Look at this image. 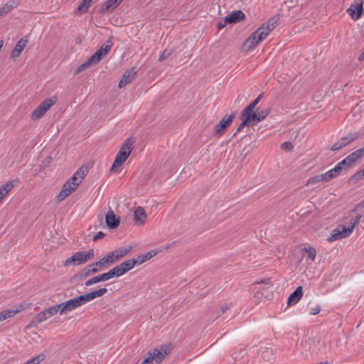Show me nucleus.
Masks as SVG:
<instances>
[{"instance_id":"20","label":"nucleus","mask_w":364,"mask_h":364,"mask_svg":"<svg viewBox=\"0 0 364 364\" xmlns=\"http://www.w3.org/2000/svg\"><path fill=\"white\" fill-rule=\"evenodd\" d=\"M18 181V179L14 180L12 181H8L0 187V201L14 187Z\"/></svg>"},{"instance_id":"1","label":"nucleus","mask_w":364,"mask_h":364,"mask_svg":"<svg viewBox=\"0 0 364 364\" xmlns=\"http://www.w3.org/2000/svg\"><path fill=\"white\" fill-rule=\"evenodd\" d=\"M358 219L359 218L350 220L348 223V225L343 224L338 225L337 227L331 231V235L327 238V242H333L349 237L353 232Z\"/></svg>"},{"instance_id":"11","label":"nucleus","mask_w":364,"mask_h":364,"mask_svg":"<svg viewBox=\"0 0 364 364\" xmlns=\"http://www.w3.org/2000/svg\"><path fill=\"white\" fill-rule=\"evenodd\" d=\"M260 41H259V39L257 38V35L255 34V33H253L243 43L242 49L245 52H248L250 50L253 49L255 47H256Z\"/></svg>"},{"instance_id":"34","label":"nucleus","mask_w":364,"mask_h":364,"mask_svg":"<svg viewBox=\"0 0 364 364\" xmlns=\"http://www.w3.org/2000/svg\"><path fill=\"white\" fill-rule=\"evenodd\" d=\"M134 261H133V259L125 260L123 262H122L120 264L121 267L123 269L124 272L127 273L132 269H133L135 266Z\"/></svg>"},{"instance_id":"46","label":"nucleus","mask_w":364,"mask_h":364,"mask_svg":"<svg viewBox=\"0 0 364 364\" xmlns=\"http://www.w3.org/2000/svg\"><path fill=\"white\" fill-rule=\"evenodd\" d=\"M242 122L237 127L236 132L233 134L232 137H234L237 134V132H241L245 127L249 125L250 122H251L250 121H249L246 119H244V118H242Z\"/></svg>"},{"instance_id":"37","label":"nucleus","mask_w":364,"mask_h":364,"mask_svg":"<svg viewBox=\"0 0 364 364\" xmlns=\"http://www.w3.org/2000/svg\"><path fill=\"white\" fill-rule=\"evenodd\" d=\"M92 0H82L80 4L77 6V11L80 12H86L90 7Z\"/></svg>"},{"instance_id":"15","label":"nucleus","mask_w":364,"mask_h":364,"mask_svg":"<svg viewBox=\"0 0 364 364\" xmlns=\"http://www.w3.org/2000/svg\"><path fill=\"white\" fill-rule=\"evenodd\" d=\"M364 156V146L349 154L346 158L348 164L352 166L355 162Z\"/></svg>"},{"instance_id":"18","label":"nucleus","mask_w":364,"mask_h":364,"mask_svg":"<svg viewBox=\"0 0 364 364\" xmlns=\"http://www.w3.org/2000/svg\"><path fill=\"white\" fill-rule=\"evenodd\" d=\"M157 254V251L151 250L149 252H146L144 255H139L136 258H133V261H134L135 265H139L145 262L146 261L150 259L153 257H154Z\"/></svg>"},{"instance_id":"60","label":"nucleus","mask_w":364,"mask_h":364,"mask_svg":"<svg viewBox=\"0 0 364 364\" xmlns=\"http://www.w3.org/2000/svg\"><path fill=\"white\" fill-rule=\"evenodd\" d=\"M88 266H91L90 269L92 274L97 273L100 270V268H98L97 265H95V263L90 264Z\"/></svg>"},{"instance_id":"19","label":"nucleus","mask_w":364,"mask_h":364,"mask_svg":"<svg viewBox=\"0 0 364 364\" xmlns=\"http://www.w3.org/2000/svg\"><path fill=\"white\" fill-rule=\"evenodd\" d=\"M296 6L292 0L285 1L282 5V11H287V15L289 17L294 18L296 14Z\"/></svg>"},{"instance_id":"55","label":"nucleus","mask_w":364,"mask_h":364,"mask_svg":"<svg viewBox=\"0 0 364 364\" xmlns=\"http://www.w3.org/2000/svg\"><path fill=\"white\" fill-rule=\"evenodd\" d=\"M12 9L11 5L6 4L0 9V16H3L10 11Z\"/></svg>"},{"instance_id":"28","label":"nucleus","mask_w":364,"mask_h":364,"mask_svg":"<svg viewBox=\"0 0 364 364\" xmlns=\"http://www.w3.org/2000/svg\"><path fill=\"white\" fill-rule=\"evenodd\" d=\"M358 138V134L356 133L354 134H349L341 139H340L338 141L341 144V146L343 147L348 144H350L351 141H354Z\"/></svg>"},{"instance_id":"56","label":"nucleus","mask_w":364,"mask_h":364,"mask_svg":"<svg viewBox=\"0 0 364 364\" xmlns=\"http://www.w3.org/2000/svg\"><path fill=\"white\" fill-rule=\"evenodd\" d=\"M97 283H99V281H98V278L97 276L88 279L87 281L85 282V285L87 286V287H89V286H91L94 284H97Z\"/></svg>"},{"instance_id":"9","label":"nucleus","mask_w":364,"mask_h":364,"mask_svg":"<svg viewBox=\"0 0 364 364\" xmlns=\"http://www.w3.org/2000/svg\"><path fill=\"white\" fill-rule=\"evenodd\" d=\"M136 74V72L134 70V68L127 70L119 80L118 87L119 88H122L125 87L128 83H130L134 80Z\"/></svg>"},{"instance_id":"57","label":"nucleus","mask_w":364,"mask_h":364,"mask_svg":"<svg viewBox=\"0 0 364 364\" xmlns=\"http://www.w3.org/2000/svg\"><path fill=\"white\" fill-rule=\"evenodd\" d=\"M320 176H321L320 178H321L322 182H328V181H330L331 180H332V178L330 176V175L328 173V171H326V173L320 174Z\"/></svg>"},{"instance_id":"48","label":"nucleus","mask_w":364,"mask_h":364,"mask_svg":"<svg viewBox=\"0 0 364 364\" xmlns=\"http://www.w3.org/2000/svg\"><path fill=\"white\" fill-rule=\"evenodd\" d=\"M18 312V310H5L1 312V314L3 315L2 316L4 318V320L11 318L14 316L16 313Z\"/></svg>"},{"instance_id":"51","label":"nucleus","mask_w":364,"mask_h":364,"mask_svg":"<svg viewBox=\"0 0 364 364\" xmlns=\"http://www.w3.org/2000/svg\"><path fill=\"white\" fill-rule=\"evenodd\" d=\"M43 311H44L47 318H49L52 316L57 314L55 307H54L53 306L49 307L48 309L43 310Z\"/></svg>"},{"instance_id":"21","label":"nucleus","mask_w":364,"mask_h":364,"mask_svg":"<svg viewBox=\"0 0 364 364\" xmlns=\"http://www.w3.org/2000/svg\"><path fill=\"white\" fill-rule=\"evenodd\" d=\"M254 109L252 105H247L241 112V118L246 119L250 122H254L256 112H254Z\"/></svg>"},{"instance_id":"17","label":"nucleus","mask_w":364,"mask_h":364,"mask_svg":"<svg viewBox=\"0 0 364 364\" xmlns=\"http://www.w3.org/2000/svg\"><path fill=\"white\" fill-rule=\"evenodd\" d=\"M300 251L302 257L305 258L306 260H309L310 262L314 261L316 255V251L314 247L310 246L305 247L301 248Z\"/></svg>"},{"instance_id":"4","label":"nucleus","mask_w":364,"mask_h":364,"mask_svg":"<svg viewBox=\"0 0 364 364\" xmlns=\"http://www.w3.org/2000/svg\"><path fill=\"white\" fill-rule=\"evenodd\" d=\"M235 117V113H231L230 115H225L220 122L215 127L213 133L215 136H220L230 126Z\"/></svg>"},{"instance_id":"23","label":"nucleus","mask_w":364,"mask_h":364,"mask_svg":"<svg viewBox=\"0 0 364 364\" xmlns=\"http://www.w3.org/2000/svg\"><path fill=\"white\" fill-rule=\"evenodd\" d=\"M46 112L47 111H46L45 108L39 105L31 113V118L32 120L40 119Z\"/></svg>"},{"instance_id":"33","label":"nucleus","mask_w":364,"mask_h":364,"mask_svg":"<svg viewBox=\"0 0 364 364\" xmlns=\"http://www.w3.org/2000/svg\"><path fill=\"white\" fill-rule=\"evenodd\" d=\"M350 167L346 159L338 162L334 167L333 171H336V173L339 175L342 169Z\"/></svg>"},{"instance_id":"10","label":"nucleus","mask_w":364,"mask_h":364,"mask_svg":"<svg viewBox=\"0 0 364 364\" xmlns=\"http://www.w3.org/2000/svg\"><path fill=\"white\" fill-rule=\"evenodd\" d=\"M85 263L83 258L82 252H77L71 257H68L64 262V266L68 267L70 265H80L81 264Z\"/></svg>"},{"instance_id":"25","label":"nucleus","mask_w":364,"mask_h":364,"mask_svg":"<svg viewBox=\"0 0 364 364\" xmlns=\"http://www.w3.org/2000/svg\"><path fill=\"white\" fill-rule=\"evenodd\" d=\"M75 190V186H73L72 188H65V186H63L59 194L57 196V200L59 202L63 200Z\"/></svg>"},{"instance_id":"58","label":"nucleus","mask_w":364,"mask_h":364,"mask_svg":"<svg viewBox=\"0 0 364 364\" xmlns=\"http://www.w3.org/2000/svg\"><path fill=\"white\" fill-rule=\"evenodd\" d=\"M263 97V93L260 94L257 96L251 103L249 104V105H252L253 108L256 107V105L259 103V102L261 100V99Z\"/></svg>"},{"instance_id":"64","label":"nucleus","mask_w":364,"mask_h":364,"mask_svg":"<svg viewBox=\"0 0 364 364\" xmlns=\"http://www.w3.org/2000/svg\"><path fill=\"white\" fill-rule=\"evenodd\" d=\"M228 23H225V18H224V21H219L217 23V28L218 30L223 29L226 25H228Z\"/></svg>"},{"instance_id":"45","label":"nucleus","mask_w":364,"mask_h":364,"mask_svg":"<svg viewBox=\"0 0 364 364\" xmlns=\"http://www.w3.org/2000/svg\"><path fill=\"white\" fill-rule=\"evenodd\" d=\"M53 306L55 307L56 312L57 313L59 312L60 314H64L68 312V309H66V307L65 306V301L62 302L59 304L55 305Z\"/></svg>"},{"instance_id":"3","label":"nucleus","mask_w":364,"mask_h":364,"mask_svg":"<svg viewBox=\"0 0 364 364\" xmlns=\"http://www.w3.org/2000/svg\"><path fill=\"white\" fill-rule=\"evenodd\" d=\"M169 353L170 348L162 345L159 348H155L149 350L140 364H151L154 360L157 363H160Z\"/></svg>"},{"instance_id":"6","label":"nucleus","mask_w":364,"mask_h":364,"mask_svg":"<svg viewBox=\"0 0 364 364\" xmlns=\"http://www.w3.org/2000/svg\"><path fill=\"white\" fill-rule=\"evenodd\" d=\"M363 1L355 2L352 4L347 9V13L353 21H357L360 18L362 13L363 12Z\"/></svg>"},{"instance_id":"7","label":"nucleus","mask_w":364,"mask_h":364,"mask_svg":"<svg viewBox=\"0 0 364 364\" xmlns=\"http://www.w3.org/2000/svg\"><path fill=\"white\" fill-rule=\"evenodd\" d=\"M105 223L108 228L116 229L120 223V218L117 217L113 210H109L105 215Z\"/></svg>"},{"instance_id":"31","label":"nucleus","mask_w":364,"mask_h":364,"mask_svg":"<svg viewBox=\"0 0 364 364\" xmlns=\"http://www.w3.org/2000/svg\"><path fill=\"white\" fill-rule=\"evenodd\" d=\"M112 255H106L105 257H102L97 262H94L95 265H97L100 269L103 267H105L107 264L113 263L112 258L111 257Z\"/></svg>"},{"instance_id":"50","label":"nucleus","mask_w":364,"mask_h":364,"mask_svg":"<svg viewBox=\"0 0 364 364\" xmlns=\"http://www.w3.org/2000/svg\"><path fill=\"white\" fill-rule=\"evenodd\" d=\"M364 178V168L357 171L351 178L355 181H358Z\"/></svg>"},{"instance_id":"39","label":"nucleus","mask_w":364,"mask_h":364,"mask_svg":"<svg viewBox=\"0 0 364 364\" xmlns=\"http://www.w3.org/2000/svg\"><path fill=\"white\" fill-rule=\"evenodd\" d=\"M112 37H109V39L107 40L106 43L101 46L100 48V50H102L104 51L105 54L107 55L109 51L110 50L111 48L113 46V43L112 41Z\"/></svg>"},{"instance_id":"53","label":"nucleus","mask_w":364,"mask_h":364,"mask_svg":"<svg viewBox=\"0 0 364 364\" xmlns=\"http://www.w3.org/2000/svg\"><path fill=\"white\" fill-rule=\"evenodd\" d=\"M68 181L73 185V186H75V189L81 183V180H78L77 177L75 174H73Z\"/></svg>"},{"instance_id":"14","label":"nucleus","mask_w":364,"mask_h":364,"mask_svg":"<svg viewBox=\"0 0 364 364\" xmlns=\"http://www.w3.org/2000/svg\"><path fill=\"white\" fill-rule=\"evenodd\" d=\"M132 249V246L123 247L115 251L110 252L107 255H112L113 262L119 260L124 256L127 255Z\"/></svg>"},{"instance_id":"38","label":"nucleus","mask_w":364,"mask_h":364,"mask_svg":"<svg viewBox=\"0 0 364 364\" xmlns=\"http://www.w3.org/2000/svg\"><path fill=\"white\" fill-rule=\"evenodd\" d=\"M92 65H95V64L92 63V61L90 60V58H89L86 62L81 64L76 68V70L75 71V74H77L80 72H82L83 70H85V69H87V68L90 67Z\"/></svg>"},{"instance_id":"2","label":"nucleus","mask_w":364,"mask_h":364,"mask_svg":"<svg viewBox=\"0 0 364 364\" xmlns=\"http://www.w3.org/2000/svg\"><path fill=\"white\" fill-rule=\"evenodd\" d=\"M133 149L132 142L130 141V139L128 138L121 146L119 152L116 155L114 161L111 166L110 171L116 172L117 168L122 166L126 160L129 156L132 150Z\"/></svg>"},{"instance_id":"13","label":"nucleus","mask_w":364,"mask_h":364,"mask_svg":"<svg viewBox=\"0 0 364 364\" xmlns=\"http://www.w3.org/2000/svg\"><path fill=\"white\" fill-rule=\"evenodd\" d=\"M123 0H107L100 7V13L106 14L113 11Z\"/></svg>"},{"instance_id":"5","label":"nucleus","mask_w":364,"mask_h":364,"mask_svg":"<svg viewBox=\"0 0 364 364\" xmlns=\"http://www.w3.org/2000/svg\"><path fill=\"white\" fill-rule=\"evenodd\" d=\"M107 292V289L106 288H101L89 293H86L82 295L77 296L79 301L80 302L81 306L89 302L97 297L102 296L105 294Z\"/></svg>"},{"instance_id":"41","label":"nucleus","mask_w":364,"mask_h":364,"mask_svg":"<svg viewBox=\"0 0 364 364\" xmlns=\"http://www.w3.org/2000/svg\"><path fill=\"white\" fill-rule=\"evenodd\" d=\"M88 173V168L84 166L80 167L74 174L82 181Z\"/></svg>"},{"instance_id":"8","label":"nucleus","mask_w":364,"mask_h":364,"mask_svg":"<svg viewBox=\"0 0 364 364\" xmlns=\"http://www.w3.org/2000/svg\"><path fill=\"white\" fill-rule=\"evenodd\" d=\"M245 19V15L241 10L232 11L225 16V23L228 24H235Z\"/></svg>"},{"instance_id":"30","label":"nucleus","mask_w":364,"mask_h":364,"mask_svg":"<svg viewBox=\"0 0 364 364\" xmlns=\"http://www.w3.org/2000/svg\"><path fill=\"white\" fill-rule=\"evenodd\" d=\"M57 102V97L53 96L51 98H48L44 100L40 105L45 108L46 111L50 109L51 106L55 105Z\"/></svg>"},{"instance_id":"47","label":"nucleus","mask_w":364,"mask_h":364,"mask_svg":"<svg viewBox=\"0 0 364 364\" xmlns=\"http://www.w3.org/2000/svg\"><path fill=\"white\" fill-rule=\"evenodd\" d=\"M320 177H321V176L319 174V175H316L315 176H313V177L310 178L307 181L306 185L311 186V185H314L316 183L322 182L321 178Z\"/></svg>"},{"instance_id":"63","label":"nucleus","mask_w":364,"mask_h":364,"mask_svg":"<svg viewBox=\"0 0 364 364\" xmlns=\"http://www.w3.org/2000/svg\"><path fill=\"white\" fill-rule=\"evenodd\" d=\"M343 146H341V144L340 143L339 141H338L337 142H336L335 144H333L331 148V149L332 151H337V150H339L342 148Z\"/></svg>"},{"instance_id":"59","label":"nucleus","mask_w":364,"mask_h":364,"mask_svg":"<svg viewBox=\"0 0 364 364\" xmlns=\"http://www.w3.org/2000/svg\"><path fill=\"white\" fill-rule=\"evenodd\" d=\"M321 311V307L319 305H316L314 307H311L310 309V314L311 315H316L318 314Z\"/></svg>"},{"instance_id":"42","label":"nucleus","mask_w":364,"mask_h":364,"mask_svg":"<svg viewBox=\"0 0 364 364\" xmlns=\"http://www.w3.org/2000/svg\"><path fill=\"white\" fill-rule=\"evenodd\" d=\"M173 53V49H165L162 52V53L160 55V56L159 58V60L160 62L165 60L166 58H168L169 56H171Z\"/></svg>"},{"instance_id":"35","label":"nucleus","mask_w":364,"mask_h":364,"mask_svg":"<svg viewBox=\"0 0 364 364\" xmlns=\"http://www.w3.org/2000/svg\"><path fill=\"white\" fill-rule=\"evenodd\" d=\"M112 278L119 277L125 274L120 264L115 266L114 268L109 270Z\"/></svg>"},{"instance_id":"40","label":"nucleus","mask_w":364,"mask_h":364,"mask_svg":"<svg viewBox=\"0 0 364 364\" xmlns=\"http://www.w3.org/2000/svg\"><path fill=\"white\" fill-rule=\"evenodd\" d=\"M45 358L44 354H40L33 358L32 359L28 360L23 364H38Z\"/></svg>"},{"instance_id":"62","label":"nucleus","mask_w":364,"mask_h":364,"mask_svg":"<svg viewBox=\"0 0 364 364\" xmlns=\"http://www.w3.org/2000/svg\"><path fill=\"white\" fill-rule=\"evenodd\" d=\"M255 284H267V285L269 284L270 286H272L270 279H261L259 281H256Z\"/></svg>"},{"instance_id":"22","label":"nucleus","mask_w":364,"mask_h":364,"mask_svg":"<svg viewBox=\"0 0 364 364\" xmlns=\"http://www.w3.org/2000/svg\"><path fill=\"white\" fill-rule=\"evenodd\" d=\"M65 306L66 309H68V312H69V311H71L75 309L76 308L80 306L81 304H80L78 297L76 296L73 299H69V300L65 301Z\"/></svg>"},{"instance_id":"29","label":"nucleus","mask_w":364,"mask_h":364,"mask_svg":"<svg viewBox=\"0 0 364 364\" xmlns=\"http://www.w3.org/2000/svg\"><path fill=\"white\" fill-rule=\"evenodd\" d=\"M107 55L105 54L102 50L99 48L90 58L92 61V63L95 65L98 63L102 58H104Z\"/></svg>"},{"instance_id":"16","label":"nucleus","mask_w":364,"mask_h":364,"mask_svg":"<svg viewBox=\"0 0 364 364\" xmlns=\"http://www.w3.org/2000/svg\"><path fill=\"white\" fill-rule=\"evenodd\" d=\"M146 214L145 213L144 209L141 207L138 206L134 212V220L135 222V224L136 225H142L144 223L146 219Z\"/></svg>"},{"instance_id":"49","label":"nucleus","mask_w":364,"mask_h":364,"mask_svg":"<svg viewBox=\"0 0 364 364\" xmlns=\"http://www.w3.org/2000/svg\"><path fill=\"white\" fill-rule=\"evenodd\" d=\"M97 277L98 278L99 282H105V281H107V280L112 279L111 274H110L109 271H108L107 272L99 274Z\"/></svg>"},{"instance_id":"54","label":"nucleus","mask_w":364,"mask_h":364,"mask_svg":"<svg viewBox=\"0 0 364 364\" xmlns=\"http://www.w3.org/2000/svg\"><path fill=\"white\" fill-rule=\"evenodd\" d=\"M296 304V290H294L289 296L287 300V306Z\"/></svg>"},{"instance_id":"44","label":"nucleus","mask_w":364,"mask_h":364,"mask_svg":"<svg viewBox=\"0 0 364 364\" xmlns=\"http://www.w3.org/2000/svg\"><path fill=\"white\" fill-rule=\"evenodd\" d=\"M85 262L89 259H93L95 257V252L93 249H90L87 252H82Z\"/></svg>"},{"instance_id":"61","label":"nucleus","mask_w":364,"mask_h":364,"mask_svg":"<svg viewBox=\"0 0 364 364\" xmlns=\"http://www.w3.org/2000/svg\"><path fill=\"white\" fill-rule=\"evenodd\" d=\"M105 236V234L103 232H98L94 237L92 240L96 242L98 240L102 239Z\"/></svg>"},{"instance_id":"12","label":"nucleus","mask_w":364,"mask_h":364,"mask_svg":"<svg viewBox=\"0 0 364 364\" xmlns=\"http://www.w3.org/2000/svg\"><path fill=\"white\" fill-rule=\"evenodd\" d=\"M28 40L25 38H21L17 43L16 44L14 48L12 50L10 57L12 59H15L18 58L23 48L27 46L28 44Z\"/></svg>"},{"instance_id":"32","label":"nucleus","mask_w":364,"mask_h":364,"mask_svg":"<svg viewBox=\"0 0 364 364\" xmlns=\"http://www.w3.org/2000/svg\"><path fill=\"white\" fill-rule=\"evenodd\" d=\"M269 113V110L268 109H262L259 112H257L254 118V122H259L262 121L266 118V117H267Z\"/></svg>"},{"instance_id":"43","label":"nucleus","mask_w":364,"mask_h":364,"mask_svg":"<svg viewBox=\"0 0 364 364\" xmlns=\"http://www.w3.org/2000/svg\"><path fill=\"white\" fill-rule=\"evenodd\" d=\"M267 289L268 288H262V290L257 291L255 294V297H256L257 299H260L262 296H264L266 299H269V297L270 296V294L267 293Z\"/></svg>"},{"instance_id":"24","label":"nucleus","mask_w":364,"mask_h":364,"mask_svg":"<svg viewBox=\"0 0 364 364\" xmlns=\"http://www.w3.org/2000/svg\"><path fill=\"white\" fill-rule=\"evenodd\" d=\"M270 32L267 30L264 24H262L254 33L257 35L259 41H262Z\"/></svg>"},{"instance_id":"36","label":"nucleus","mask_w":364,"mask_h":364,"mask_svg":"<svg viewBox=\"0 0 364 364\" xmlns=\"http://www.w3.org/2000/svg\"><path fill=\"white\" fill-rule=\"evenodd\" d=\"M278 19L277 16H273L267 22L264 23V24L267 30L272 31L277 26Z\"/></svg>"},{"instance_id":"26","label":"nucleus","mask_w":364,"mask_h":364,"mask_svg":"<svg viewBox=\"0 0 364 364\" xmlns=\"http://www.w3.org/2000/svg\"><path fill=\"white\" fill-rule=\"evenodd\" d=\"M90 267H91V266L87 265L85 267H84L82 270L79 271L74 276V279H78L80 280H82L90 277L91 274H92L90 272Z\"/></svg>"},{"instance_id":"52","label":"nucleus","mask_w":364,"mask_h":364,"mask_svg":"<svg viewBox=\"0 0 364 364\" xmlns=\"http://www.w3.org/2000/svg\"><path fill=\"white\" fill-rule=\"evenodd\" d=\"M281 149L285 151H290L293 149L294 146L290 141H285L280 146Z\"/></svg>"},{"instance_id":"27","label":"nucleus","mask_w":364,"mask_h":364,"mask_svg":"<svg viewBox=\"0 0 364 364\" xmlns=\"http://www.w3.org/2000/svg\"><path fill=\"white\" fill-rule=\"evenodd\" d=\"M46 319H48V318H47L44 311H42L41 312L38 313L33 317V318L32 319V321L30 323V326H36V325H38V323H41L43 321H46Z\"/></svg>"}]
</instances>
